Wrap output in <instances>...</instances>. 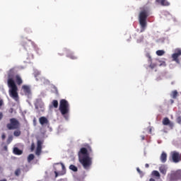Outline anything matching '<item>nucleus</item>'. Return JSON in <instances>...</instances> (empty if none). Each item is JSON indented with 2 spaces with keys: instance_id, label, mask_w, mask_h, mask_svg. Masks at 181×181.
I'll return each instance as SVG.
<instances>
[{
  "instance_id": "f257e3e1",
  "label": "nucleus",
  "mask_w": 181,
  "mask_h": 181,
  "mask_svg": "<svg viewBox=\"0 0 181 181\" xmlns=\"http://www.w3.org/2000/svg\"><path fill=\"white\" fill-rule=\"evenodd\" d=\"M13 77H15V71L13 69H11L8 72L7 81L8 86L10 88V97L15 100V101H19V95L18 94V86H16V83H15Z\"/></svg>"
},
{
  "instance_id": "f03ea898",
  "label": "nucleus",
  "mask_w": 181,
  "mask_h": 181,
  "mask_svg": "<svg viewBox=\"0 0 181 181\" xmlns=\"http://www.w3.org/2000/svg\"><path fill=\"white\" fill-rule=\"evenodd\" d=\"M149 16V12L148 10H141L139 14V23L140 25V32H145L146 26H148V23L146 19Z\"/></svg>"
},
{
  "instance_id": "7ed1b4c3",
  "label": "nucleus",
  "mask_w": 181,
  "mask_h": 181,
  "mask_svg": "<svg viewBox=\"0 0 181 181\" xmlns=\"http://www.w3.org/2000/svg\"><path fill=\"white\" fill-rule=\"evenodd\" d=\"M59 110L63 117L67 119L66 115L70 112V104L66 99H62L59 102Z\"/></svg>"
},
{
  "instance_id": "20e7f679",
  "label": "nucleus",
  "mask_w": 181,
  "mask_h": 181,
  "mask_svg": "<svg viewBox=\"0 0 181 181\" xmlns=\"http://www.w3.org/2000/svg\"><path fill=\"white\" fill-rule=\"evenodd\" d=\"M79 162L86 170L90 169V166L93 164V161L89 155L81 156L79 158Z\"/></svg>"
},
{
  "instance_id": "39448f33",
  "label": "nucleus",
  "mask_w": 181,
  "mask_h": 181,
  "mask_svg": "<svg viewBox=\"0 0 181 181\" xmlns=\"http://www.w3.org/2000/svg\"><path fill=\"white\" fill-rule=\"evenodd\" d=\"M55 177L63 175L66 173V167L62 163H55L54 165Z\"/></svg>"
},
{
  "instance_id": "423d86ee",
  "label": "nucleus",
  "mask_w": 181,
  "mask_h": 181,
  "mask_svg": "<svg viewBox=\"0 0 181 181\" xmlns=\"http://www.w3.org/2000/svg\"><path fill=\"white\" fill-rule=\"evenodd\" d=\"M8 129H18L19 128V121L15 118L10 119V123L6 125Z\"/></svg>"
},
{
  "instance_id": "0eeeda50",
  "label": "nucleus",
  "mask_w": 181,
  "mask_h": 181,
  "mask_svg": "<svg viewBox=\"0 0 181 181\" xmlns=\"http://www.w3.org/2000/svg\"><path fill=\"white\" fill-rule=\"evenodd\" d=\"M181 56V49L177 48L174 50V53L171 55V57L173 59V62H175V63H180V60L179 59V57Z\"/></svg>"
},
{
  "instance_id": "6e6552de",
  "label": "nucleus",
  "mask_w": 181,
  "mask_h": 181,
  "mask_svg": "<svg viewBox=\"0 0 181 181\" xmlns=\"http://www.w3.org/2000/svg\"><path fill=\"white\" fill-rule=\"evenodd\" d=\"M171 158L174 163H179V162L181 160L180 154L177 151L171 152Z\"/></svg>"
},
{
  "instance_id": "1a4fd4ad",
  "label": "nucleus",
  "mask_w": 181,
  "mask_h": 181,
  "mask_svg": "<svg viewBox=\"0 0 181 181\" xmlns=\"http://www.w3.org/2000/svg\"><path fill=\"white\" fill-rule=\"evenodd\" d=\"M171 179H173V180H180L181 179V170H177L175 173L172 174Z\"/></svg>"
},
{
  "instance_id": "9d476101",
  "label": "nucleus",
  "mask_w": 181,
  "mask_h": 181,
  "mask_svg": "<svg viewBox=\"0 0 181 181\" xmlns=\"http://www.w3.org/2000/svg\"><path fill=\"white\" fill-rule=\"evenodd\" d=\"M163 125H168V127H170L171 129H173V122H171L169 118L168 117H165L163 119Z\"/></svg>"
},
{
  "instance_id": "9b49d317",
  "label": "nucleus",
  "mask_w": 181,
  "mask_h": 181,
  "mask_svg": "<svg viewBox=\"0 0 181 181\" xmlns=\"http://www.w3.org/2000/svg\"><path fill=\"white\" fill-rule=\"evenodd\" d=\"M88 155L90 156V154L88 153V151L86 148H81L78 152V156L79 158L81 156H87Z\"/></svg>"
},
{
  "instance_id": "f8f14e48",
  "label": "nucleus",
  "mask_w": 181,
  "mask_h": 181,
  "mask_svg": "<svg viewBox=\"0 0 181 181\" xmlns=\"http://www.w3.org/2000/svg\"><path fill=\"white\" fill-rule=\"evenodd\" d=\"M156 2L161 5V6H169L170 5V3L168 0H156Z\"/></svg>"
},
{
  "instance_id": "ddd939ff",
  "label": "nucleus",
  "mask_w": 181,
  "mask_h": 181,
  "mask_svg": "<svg viewBox=\"0 0 181 181\" xmlns=\"http://www.w3.org/2000/svg\"><path fill=\"white\" fill-rule=\"evenodd\" d=\"M39 122L41 125H49V119L46 117H40Z\"/></svg>"
},
{
  "instance_id": "4468645a",
  "label": "nucleus",
  "mask_w": 181,
  "mask_h": 181,
  "mask_svg": "<svg viewBox=\"0 0 181 181\" xmlns=\"http://www.w3.org/2000/svg\"><path fill=\"white\" fill-rule=\"evenodd\" d=\"M66 57L71 59V60H77L78 59L77 56L74 54V52H67Z\"/></svg>"
},
{
  "instance_id": "2eb2a0df",
  "label": "nucleus",
  "mask_w": 181,
  "mask_h": 181,
  "mask_svg": "<svg viewBox=\"0 0 181 181\" xmlns=\"http://www.w3.org/2000/svg\"><path fill=\"white\" fill-rule=\"evenodd\" d=\"M160 159L162 163H165L166 160H168V154H166L165 152H163L160 155Z\"/></svg>"
},
{
  "instance_id": "dca6fc26",
  "label": "nucleus",
  "mask_w": 181,
  "mask_h": 181,
  "mask_svg": "<svg viewBox=\"0 0 181 181\" xmlns=\"http://www.w3.org/2000/svg\"><path fill=\"white\" fill-rule=\"evenodd\" d=\"M13 153H14V155H22V153H23V151L21 149H19V148L18 147H14L13 150Z\"/></svg>"
},
{
  "instance_id": "f3484780",
  "label": "nucleus",
  "mask_w": 181,
  "mask_h": 181,
  "mask_svg": "<svg viewBox=\"0 0 181 181\" xmlns=\"http://www.w3.org/2000/svg\"><path fill=\"white\" fill-rule=\"evenodd\" d=\"M22 88H23L25 94H28V95H29V94H30V88H29V86L24 85L22 86Z\"/></svg>"
},
{
  "instance_id": "a211bd4d",
  "label": "nucleus",
  "mask_w": 181,
  "mask_h": 181,
  "mask_svg": "<svg viewBox=\"0 0 181 181\" xmlns=\"http://www.w3.org/2000/svg\"><path fill=\"white\" fill-rule=\"evenodd\" d=\"M16 83L18 84V86L22 85L23 83V81L22 80V78H21V76L16 75Z\"/></svg>"
},
{
  "instance_id": "6ab92c4d",
  "label": "nucleus",
  "mask_w": 181,
  "mask_h": 181,
  "mask_svg": "<svg viewBox=\"0 0 181 181\" xmlns=\"http://www.w3.org/2000/svg\"><path fill=\"white\" fill-rule=\"evenodd\" d=\"M152 176H153L154 177H157L158 179L160 178V174L159 173V172L158 170H153L151 173Z\"/></svg>"
},
{
  "instance_id": "aec40b11",
  "label": "nucleus",
  "mask_w": 181,
  "mask_h": 181,
  "mask_svg": "<svg viewBox=\"0 0 181 181\" xmlns=\"http://www.w3.org/2000/svg\"><path fill=\"white\" fill-rule=\"evenodd\" d=\"M159 170L163 175H166V167H165V165H161L159 168Z\"/></svg>"
},
{
  "instance_id": "412c9836",
  "label": "nucleus",
  "mask_w": 181,
  "mask_h": 181,
  "mask_svg": "<svg viewBox=\"0 0 181 181\" xmlns=\"http://www.w3.org/2000/svg\"><path fill=\"white\" fill-rule=\"evenodd\" d=\"M178 94L179 93H177V90H173L171 93L172 98H173L174 100L176 99L177 98Z\"/></svg>"
},
{
  "instance_id": "4be33fe9",
  "label": "nucleus",
  "mask_w": 181,
  "mask_h": 181,
  "mask_svg": "<svg viewBox=\"0 0 181 181\" xmlns=\"http://www.w3.org/2000/svg\"><path fill=\"white\" fill-rule=\"evenodd\" d=\"M42 145H43V141L38 140L37 141V148L42 149Z\"/></svg>"
},
{
  "instance_id": "5701e85b",
  "label": "nucleus",
  "mask_w": 181,
  "mask_h": 181,
  "mask_svg": "<svg viewBox=\"0 0 181 181\" xmlns=\"http://www.w3.org/2000/svg\"><path fill=\"white\" fill-rule=\"evenodd\" d=\"M69 169L73 172H77L78 170V168H77V167L74 165H69Z\"/></svg>"
},
{
  "instance_id": "b1692460",
  "label": "nucleus",
  "mask_w": 181,
  "mask_h": 181,
  "mask_svg": "<svg viewBox=\"0 0 181 181\" xmlns=\"http://www.w3.org/2000/svg\"><path fill=\"white\" fill-rule=\"evenodd\" d=\"M52 104L54 108H57L59 107V102L57 100H52Z\"/></svg>"
},
{
  "instance_id": "393cba45",
  "label": "nucleus",
  "mask_w": 181,
  "mask_h": 181,
  "mask_svg": "<svg viewBox=\"0 0 181 181\" xmlns=\"http://www.w3.org/2000/svg\"><path fill=\"white\" fill-rule=\"evenodd\" d=\"M157 56H163L165 54L164 50H157L156 51Z\"/></svg>"
},
{
  "instance_id": "a878e982",
  "label": "nucleus",
  "mask_w": 181,
  "mask_h": 181,
  "mask_svg": "<svg viewBox=\"0 0 181 181\" xmlns=\"http://www.w3.org/2000/svg\"><path fill=\"white\" fill-rule=\"evenodd\" d=\"M35 107L36 110H39V108H42V103H40V102H36Z\"/></svg>"
},
{
  "instance_id": "bb28decb",
  "label": "nucleus",
  "mask_w": 181,
  "mask_h": 181,
  "mask_svg": "<svg viewBox=\"0 0 181 181\" xmlns=\"http://www.w3.org/2000/svg\"><path fill=\"white\" fill-rule=\"evenodd\" d=\"M35 159V155L33 154H30L28 157V162H32Z\"/></svg>"
},
{
  "instance_id": "cd10ccee",
  "label": "nucleus",
  "mask_w": 181,
  "mask_h": 181,
  "mask_svg": "<svg viewBox=\"0 0 181 181\" xmlns=\"http://www.w3.org/2000/svg\"><path fill=\"white\" fill-rule=\"evenodd\" d=\"M21 132L20 130H16L13 132L14 136H21Z\"/></svg>"
},
{
  "instance_id": "c85d7f7f",
  "label": "nucleus",
  "mask_w": 181,
  "mask_h": 181,
  "mask_svg": "<svg viewBox=\"0 0 181 181\" xmlns=\"http://www.w3.org/2000/svg\"><path fill=\"white\" fill-rule=\"evenodd\" d=\"M40 153H42V148H36L35 155L40 156Z\"/></svg>"
},
{
  "instance_id": "c756f323",
  "label": "nucleus",
  "mask_w": 181,
  "mask_h": 181,
  "mask_svg": "<svg viewBox=\"0 0 181 181\" xmlns=\"http://www.w3.org/2000/svg\"><path fill=\"white\" fill-rule=\"evenodd\" d=\"M14 174H15L16 176H19L21 175V168H17L15 170Z\"/></svg>"
},
{
  "instance_id": "7c9ffc66",
  "label": "nucleus",
  "mask_w": 181,
  "mask_h": 181,
  "mask_svg": "<svg viewBox=\"0 0 181 181\" xmlns=\"http://www.w3.org/2000/svg\"><path fill=\"white\" fill-rule=\"evenodd\" d=\"M13 138L12 137V136H9L8 139H7V144L8 145H9V144H11L13 141Z\"/></svg>"
},
{
  "instance_id": "2f4dec72",
  "label": "nucleus",
  "mask_w": 181,
  "mask_h": 181,
  "mask_svg": "<svg viewBox=\"0 0 181 181\" xmlns=\"http://www.w3.org/2000/svg\"><path fill=\"white\" fill-rule=\"evenodd\" d=\"M30 150H31V152H33L35 151V143L31 144Z\"/></svg>"
},
{
  "instance_id": "473e14b6",
  "label": "nucleus",
  "mask_w": 181,
  "mask_h": 181,
  "mask_svg": "<svg viewBox=\"0 0 181 181\" xmlns=\"http://www.w3.org/2000/svg\"><path fill=\"white\" fill-rule=\"evenodd\" d=\"M177 122L181 125V116L177 117Z\"/></svg>"
},
{
  "instance_id": "72a5a7b5",
  "label": "nucleus",
  "mask_w": 181,
  "mask_h": 181,
  "mask_svg": "<svg viewBox=\"0 0 181 181\" xmlns=\"http://www.w3.org/2000/svg\"><path fill=\"white\" fill-rule=\"evenodd\" d=\"M2 105H4V100H2V98H0V108L2 107Z\"/></svg>"
},
{
  "instance_id": "f704fd0d",
  "label": "nucleus",
  "mask_w": 181,
  "mask_h": 181,
  "mask_svg": "<svg viewBox=\"0 0 181 181\" xmlns=\"http://www.w3.org/2000/svg\"><path fill=\"white\" fill-rule=\"evenodd\" d=\"M87 151H88V153H91L93 152V149L90 146L88 147Z\"/></svg>"
},
{
  "instance_id": "c9c22d12",
  "label": "nucleus",
  "mask_w": 181,
  "mask_h": 181,
  "mask_svg": "<svg viewBox=\"0 0 181 181\" xmlns=\"http://www.w3.org/2000/svg\"><path fill=\"white\" fill-rule=\"evenodd\" d=\"M146 57L148 58V59H149L150 62H152V57H151V54H146Z\"/></svg>"
},
{
  "instance_id": "e433bc0d",
  "label": "nucleus",
  "mask_w": 181,
  "mask_h": 181,
  "mask_svg": "<svg viewBox=\"0 0 181 181\" xmlns=\"http://www.w3.org/2000/svg\"><path fill=\"white\" fill-rule=\"evenodd\" d=\"M4 118V113L2 112H0V121Z\"/></svg>"
},
{
  "instance_id": "4c0bfd02",
  "label": "nucleus",
  "mask_w": 181,
  "mask_h": 181,
  "mask_svg": "<svg viewBox=\"0 0 181 181\" xmlns=\"http://www.w3.org/2000/svg\"><path fill=\"white\" fill-rule=\"evenodd\" d=\"M136 170H137L138 173H139L140 175H142V171H141V169H139V168H137Z\"/></svg>"
},
{
  "instance_id": "58836bf2",
  "label": "nucleus",
  "mask_w": 181,
  "mask_h": 181,
  "mask_svg": "<svg viewBox=\"0 0 181 181\" xmlns=\"http://www.w3.org/2000/svg\"><path fill=\"white\" fill-rule=\"evenodd\" d=\"M5 138H6V136L5 135V134H3L1 135V139L4 140V139H5Z\"/></svg>"
},
{
  "instance_id": "ea45409f",
  "label": "nucleus",
  "mask_w": 181,
  "mask_h": 181,
  "mask_svg": "<svg viewBox=\"0 0 181 181\" xmlns=\"http://www.w3.org/2000/svg\"><path fill=\"white\" fill-rule=\"evenodd\" d=\"M4 150L7 151H8V146H4Z\"/></svg>"
},
{
  "instance_id": "a19ab883",
  "label": "nucleus",
  "mask_w": 181,
  "mask_h": 181,
  "mask_svg": "<svg viewBox=\"0 0 181 181\" xmlns=\"http://www.w3.org/2000/svg\"><path fill=\"white\" fill-rule=\"evenodd\" d=\"M145 168H149V164L146 163V164L145 165Z\"/></svg>"
},
{
  "instance_id": "79ce46f5",
  "label": "nucleus",
  "mask_w": 181,
  "mask_h": 181,
  "mask_svg": "<svg viewBox=\"0 0 181 181\" xmlns=\"http://www.w3.org/2000/svg\"><path fill=\"white\" fill-rule=\"evenodd\" d=\"M149 181H155V179L151 178V179L149 180Z\"/></svg>"
},
{
  "instance_id": "37998d69",
  "label": "nucleus",
  "mask_w": 181,
  "mask_h": 181,
  "mask_svg": "<svg viewBox=\"0 0 181 181\" xmlns=\"http://www.w3.org/2000/svg\"><path fill=\"white\" fill-rule=\"evenodd\" d=\"M150 67H151V69H153V66H152V64L150 65Z\"/></svg>"
},
{
  "instance_id": "c03bdc74",
  "label": "nucleus",
  "mask_w": 181,
  "mask_h": 181,
  "mask_svg": "<svg viewBox=\"0 0 181 181\" xmlns=\"http://www.w3.org/2000/svg\"><path fill=\"white\" fill-rule=\"evenodd\" d=\"M163 64H165V62H163L162 64H160V66H162Z\"/></svg>"
},
{
  "instance_id": "a18cd8bd",
  "label": "nucleus",
  "mask_w": 181,
  "mask_h": 181,
  "mask_svg": "<svg viewBox=\"0 0 181 181\" xmlns=\"http://www.w3.org/2000/svg\"><path fill=\"white\" fill-rule=\"evenodd\" d=\"M0 181H6V179L1 180Z\"/></svg>"
},
{
  "instance_id": "49530a36",
  "label": "nucleus",
  "mask_w": 181,
  "mask_h": 181,
  "mask_svg": "<svg viewBox=\"0 0 181 181\" xmlns=\"http://www.w3.org/2000/svg\"><path fill=\"white\" fill-rule=\"evenodd\" d=\"M25 49L28 50V47H26V45H25Z\"/></svg>"
},
{
  "instance_id": "de8ad7c7",
  "label": "nucleus",
  "mask_w": 181,
  "mask_h": 181,
  "mask_svg": "<svg viewBox=\"0 0 181 181\" xmlns=\"http://www.w3.org/2000/svg\"><path fill=\"white\" fill-rule=\"evenodd\" d=\"M33 122H36V119H34Z\"/></svg>"
},
{
  "instance_id": "09e8293b",
  "label": "nucleus",
  "mask_w": 181,
  "mask_h": 181,
  "mask_svg": "<svg viewBox=\"0 0 181 181\" xmlns=\"http://www.w3.org/2000/svg\"><path fill=\"white\" fill-rule=\"evenodd\" d=\"M0 169H1V167H0Z\"/></svg>"
}]
</instances>
